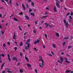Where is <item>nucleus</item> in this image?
<instances>
[{
    "instance_id": "e2e57ef3",
    "label": "nucleus",
    "mask_w": 73,
    "mask_h": 73,
    "mask_svg": "<svg viewBox=\"0 0 73 73\" xmlns=\"http://www.w3.org/2000/svg\"><path fill=\"white\" fill-rule=\"evenodd\" d=\"M72 19H70L69 21V22H70V21H72Z\"/></svg>"
},
{
    "instance_id": "4d7b16f0",
    "label": "nucleus",
    "mask_w": 73,
    "mask_h": 73,
    "mask_svg": "<svg viewBox=\"0 0 73 73\" xmlns=\"http://www.w3.org/2000/svg\"><path fill=\"white\" fill-rule=\"evenodd\" d=\"M24 39H26V38H27L26 36H24Z\"/></svg>"
},
{
    "instance_id": "37998d69",
    "label": "nucleus",
    "mask_w": 73,
    "mask_h": 73,
    "mask_svg": "<svg viewBox=\"0 0 73 73\" xmlns=\"http://www.w3.org/2000/svg\"><path fill=\"white\" fill-rule=\"evenodd\" d=\"M69 17L70 18V19H72V17H71L70 16Z\"/></svg>"
},
{
    "instance_id": "3c124183",
    "label": "nucleus",
    "mask_w": 73,
    "mask_h": 73,
    "mask_svg": "<svg viewBox=\"0 0 73 73\" xmlns=\"http://www.w3.org/2000/svg\"><path fill=\"white\" fill-rule=\"evenodd\" d=\"M1 55L2 56V57H4V54H1Z\"/></svg>"
},
{
    "instance_id": "680f3d73",
    "label": "nucleus",
    "mask_w": 73,
    "mask_h": 73,
    "mask_svg": "<svg viewBox=\"0 0 73 73\" xmlns=\"http://www.w3.org/2000/svg\"><path fill=\"white\" fill-rule=\"evenodd\" d=\"M49 25H47L46 26V28H47V27H48Z\"/></svg>"
},
{
    "instance_id": "4468645a",
    "label": "nucleus",
    "mask_w": 73,
    "mask_h": 73,
    "mask_svg": "<svg viewBox=\"0 0 73 73\" xmlns=\"http://www.w3.org/2000/svg\"><path fill=\"white\" fill-rule=\"evenodd\" d=\"M30 40V39H29L27 41V42L26 43V44H28V42H30V40Z\"/></svg>"
},
{
    "instance_id": "49530a36",
    "label": "nucleus",
    "mask_w": 73,
    "mask_h": 73,
    "mask_svg": "<svg viewBox=\"0 0 73 73\" xmlns=\"http://www.w3.org/2000/svg\"><path fill=\"white\" fill-rule=\"evenodd\" d=\"M17 47H15L14 49H15V51H16V50H17Z\"/></svg>"
},
{
    "instance_id": "5701e85b",
    "label": "nucleus",
    "mask_w": 73,
    "mask_h": 73,
    "mask_svg": "<svg viewBox=\"0 0 73 73\" xmlns=\"http://www.w3.org/2000/svg\"><path fill=\"white\" fill-rule=\"evenodd\" d=\"M23 42H21L20 43V46H23Z\"/></svg>"
},
{
    "instance_id": "69168bd1",
    "label": "nucleus",
    "mask_w": 73,
    "mask_h": 73,
    "mask_svg": "<svg viewBox=\"0 0 73 73\" xmlns=\"http://www.w3.org/2000/svg\"><path fill=\"white\" fill-rule=\"evenodd\" d=\"M12 16H13V14L11 16H10V17L11 18V17H12Z\"/></svg>"
},
{
    "instance_id": "9b49d317",
    "label": "nucleus",
    "mask_w": 73,
    "mask_h": 73,
    "mask_svg": "<svg viewBox=\"0 0 73 73\" xmlns=\"http://www.w3.org/2000/svg\"><path fill=\"white\" fill-rule=\"evenodd\" d=\"M22 5L23 7L24 11H25V6L23 4Z\"/></svg>"
},
{
    "instance_id": "13d9d810",
    "label": "nucleus",
    "mask_w": 73,
    "mask_h": 73,
    "mask_svg": "<svg viewBox=\"0 0 73 73\" xmlns=\"http://www.w3.org/2000/svg\"><path fill=\"white\" fill-rule=\"evenodd\" d=\"M28 1H29V2L30 3V2H32V0H28Z\"/></svg>"
},
{
    "instance_id": "774afa93",
    "label": "nucleus",
    "mask_w": 73,
    "mask_h": 73,
    "mask_svg": "<svg viewBox=\"0 0 73 73\" xmlns=\"http://www.w3.org/2000/svg\"><path fill=\"white\" fill-rule=\"evenodd\" d=\"M5 73V71H3L2 72V73Z\"/></svg>"
},
{
    "instance_id": "4c0bfd02",
    "label": "nucleus",
    "mask_w": 73,
    "mask_h": 73,
    "mask_svg": "<svg viewBox=\"0 0 73 73\" xmlns=\"http://www.w3.org/2000/svg\"><path fill=\"white\" fill-rule=\"evenodd\" d=\"M35 73H37V69H35Z\"/></svg>"
},
{
    "instance_id": "f704fd0d",
    "label": "nucleus",
    "mask_w": 73,
    "mask_h": 73,
    "mask_svg": "<svg viewBox=\"0 0 73 73\" xmlns=\"http://www.w3.org/2000/svg\"><path fill=\"white\" fill-rule=\"evenodd\" d=\"M19 15H23V12H21V13H19Z\"/></svg>"
},
{
    "instance_id": "0eeeda50",
    "label": "nucleus",
    "mask_w": 73,
    "mask_h": 73,
    "mask_svg": "<svg viewBox=\"0 0 73 73\" xmlns=\"http://www.w3.org/2000/svg\"><path fill=\"white\" fill-rule=\"evenodd\" d=\"M40 42V40H37V41L35 40V42H34L35 44H36L37 43H38Z\"/></svg>"
},
{
    "instance_id": "a18cd8bd",
    "label": "nucleus",
    "mask_w": 73,
    "mask_h": 73,
    "mask_svg": "<svg viewBox=\"0 0 73 73\" xmlns=\"http://www.w3.org/2000/svg\"><path fill=\"white\" fill-rule=\"evenodd\" d=\"M3 46H4V47H5L6 45H5V44H3Z\"/></svg>"
},
{
    "instance_id": "e433bc0d",
    "label": "nucleus",
    "mask_w": 73,
    "mask_h": 73,
    "mask_svg": "<svg viewBox=\"0 0 73 73\" xmlns=\"http://www.w3.org/2000/svg\"><path fill=\"white\" fill-rule=\"evenodd\" d=\"M24 48H25V49H28V47L26 46H24Z\"/></svg>"
},
{
    "instance_id": "72a5a7b5",
    "label": "nucleus",
    "mask_w": 73,
    "mask_h": 73,
    "mask_svg": "<svg viewBox=\"0 0 73 73\" xmlns=\"http://www.w3.org/2000/svg\"><path fill=\"white\" fill-rule=\"evenodd\" d=\"M65 44H66L65 42H64L63 44V46H65Z\"/></svg>"
},
{
    "instance_id": "58836bf2",
    "label": "nucleus",
    "mask_w": 73,
    "mask_h": 73,
    "mask_svg": "<svg viewBox=\"0 0 73 73\" xmlns=\"http://www.w3.org/2000/svg\"><path fill=\"white\" fill-rule=\"evenodd\" d=\"M1 33L2 35H4V31H1Z\"/></svg>"
},
{
    "instance_id": "0e129e2a",
    "label": "nucleus",
    "mask_w": 73,
    "mask_h": 73,
    "mask_svg": "<svg viewBox=\"0 0 73 73\" xmlns=\"http://www.w3.org/2000/svg\"><path fill=\"white\" fill-rule=\"evenodd\" d=\"M0 17H1V18H2V15L1 14H0Z\"/></svg>"
},
{
    "instance_id": "cd10ccee",
    "label": "nucleus",
    "mask_w": 73,
    "mask_h": 73,
    "mask_svg": "<svg viewBox=\"0 0 73 73\" xmlns=\"http://www.w3.org/2000/svg\"><path fill=\"white\" fill-rule=\"evenodd\" d=\"M68 38H69L68 37H66L64 38V39L65 40H67V39H68Z\"/></svg>"
},
{
    "instance_id": "423d86ee",
    "label": "nucleus",
    "mask_w": 73,
    "mask_h": 73,
    "mask_svg": "<svg viewBox=\"0 0 73 73\" xmlns=\"http://www.w3.org/2000/svg\"><path fill=\"white\" fill-rule=\"evenodd\" d=\"M64 59H65L66 60L65 62H67V63H69V64H70V62L69 61H68V59L66 58H65Z\"/></svg>"
},
{
    "instance_id": "bf43d9fd",
    "label": "nucleus",
    "mask_w": 73,
    "mask_h": 73,
    "mask_svg": "<svg viewBox=\"0 0 73 73\" xmlns=\"http://www.w3.org/2000/svg\"><path fill=\"white\" fill-rule=\"evenodd\" d=\"M70 48H71V46H70L68 47V49H70Z\"/></svg>"
},
{
    "instance_id": "5fc2aeb1",
    "label": "nucleus",
    "mask_w": 73,
    "mask_h": 73,
    "mask_svg": "<svg viewBox=\"0 0 73 73\" xmlns=\"http://www.w3.org/2000/svg\"><path fill=\"white\" fill-rule=\"evenodd\" d=\"M70 15H71V16H73V13L72 12V13H70Z\"/></svg>"
},
{
    "instance_id": "c03bdc74",
    "label": "nucleus",
    "mask_w": 73,
    "mask_h": 73,
    "mask_svg": "<svg viewBox=\"0 0 73 73\" xmlns=\"http://www.w3.org/2000/svg\"><path fill=\"white\" fill-rule=\"evenodd\" d=\"M7 44L9 45H10V42H7Z\"/></svg>"
},
{
    "instance_id": "09e8293b",
    "label": "nucleus",
    "mask_w": 73,
    "mask_h": 73,
    "mask_svg": "<svg viewBox=\"0 0 73 73\" xmlns=\"http://www.w3.org/2000/svg\"><path fill=\"white\" fill-rule=\"evenodd\" d=\"M8 23H7L5 24V26H8Z\"/></svg>"
},
{
    "instance_id": "a19ab883",
    "label": "nucleus",
    "mask_w": 73,
    "mask_h": 73,
    "mask_svg": "<svg viewBox=\"0 0 73 73\" xmlns=\"http://www.w3.org/2000/svg\"><path fill=\"white\" fill-rule=\"evenodd\" d=\"M70 15V13H68L67 14L66 16H69V15Z\"/></svg>"
},
{
    "instance_id": "c9c22d12",
    "label": "nucleus",
    "mask_w": 73,
    "mask_h": 73,
    "mask_svg": "<svg viewBox=\"0 0 73 73\" xmlns=\"http://www.w3.org/2000/svg\"><path fill=\"white\" fill-rule=\"evenodd\" d=\"M34 50H35V51H38V50H36V48H34Z\"/></svg>"
},
{
    "instance_id": "b1692460",
    "label": "nucleus",
    "mask_w": 73,
    "mask_h": 73,
    "mask_svg": "<svg viewBox=\"0 0 73 73\" xmlns=\"http://www.w3.org/2000/svg\"><path fill=\"white\" fill-rule=\"evenodd\" d=\"M52 46L53 47V48H56V44H53L52 45Z\"/></svg>"
},
{
    "instance_id": "20e7f679",
    "label": "nucleus",
    "mask_w": 73,
    "mask_h": 73,
    "mask_svg": "<svg viewBox=\"0 0 73 73\" xmlns=\"http://www.w3.org/2000/svg\"><path fill=\"white\" fill-rule=\"evenodd\" d=\"M60 60L61 61H60L59 60H58V62H60V64H62V62H63V61H64V59H63V58L62 57H60Z\"/></svg>"
},
{
    "instance_id": "7c9ffc66",
    "label": "nucleus",
    "mask_w": 73,
    "mask_h": 73,
    "mask_svg": "<svg viewBox=\"0 0 73 73\" xmlns=\"http://www.w3.org/2000/svg\"><path fill=\"white\" fill-rule=\"evenodd\" d=\"M33 32L35 33V34L36 33V31L35 30H34L33 31Z\"/></svg>"
},
{
    "instance_id": "2f4dec72",
    "label": "nucleus",
    "mask_w": 73,
    "mask_h": 73,
    "mask_svg": "<svg viewBox=\"0 0 73 73\" xmlns=\"http://www.w3.org/2000/svg\"><path fill=\"white\" fill-rule=\"evenodd\" d=\"M26 7H27V8H29V6H28V5L27 4H26Z\"/></svg>"
},
{
    "instance_id": "1a4fd4ad",
    "label": "nucleus",
    "mask_w": 73,
    "mask_h": 73,
    "mask_svg": "<svg viewBox=\"0 0 73 73\" xmlns=\"http://www.w3.org/2000/svg\"><path fill=\"white\" fill-rule=\"evenodd\" d=\"M25 18L27 19V20H29V17H28V16H27V15H26L25 16Z\"/></svg>"
},
{
    "instance_id": "f03ea898",
    "label": "nucleus",
    "mask_w": 73,
    "mask_h": 73,
    "mask_svg": "<svg viewBox=\"0 0 73 73\" xmlns=\"http://www.w3.org/2000/svg\"><path fill=\"white\" fill-rule=\"evenodd\" d=\"M65 24L66 25V27L67 28H68V25H69V24L68 23V21L66 22V20L64 19L63 20Z\"/></svg>"
},
{
    "instance_id": "6e6552de",
    "label": "nucleus",
    "mask_w": 73,
    "mask_h": 73,
    "mask_svg": "<svg viewBox=\"0 0 73 73\" xmlns=\"http://www.w3.org/2000/svg\"><path fill=\"white\" fill-rule=\"evenodd\" d=\"M54 12H57V10L56 9V6H55L54 7Z\"/></svg>"
},
{
    "instance_id": "aec40b11",
    "label": "nucleus",
    "mask_w": 73,
    "mask_h": 73,
    "mask_svg": "<svg viewBox=\"0 0 73 73\" xmlns=\"http://www.w3.org/2000/svg\"><path fill=\"white\" fill-rule=\"evenodd\" d=\"M30 14L31 15L33 16H35V14L33 13H31Z\"/></svg>"
},
{
    "instance_id": "f3484780",
    "label": "nucleus",
    "mask_w": 73,
    "mask_h": 73,
    "mask_svg": "<svg viewBox=\"0 0 73 73\" xmlns=\"http://www.w3.org/2000/svg\"><path fill=\"white\" fill-rule=\"evenodd\" d=\"M27 66H28V67H31V65L30 64H27Z\"/></svg>"
},
{
    "instance_id": "79ce46f5",
    "label": "nucleus",
    "mask_w": 73,
    "mask_h": 73,
    "mask_svg": "<svg viewBox=\"0 0 73 73\" xmlns=\"http://www.w3.org/2000/svg\"><path fill=\"white\" fill-rule=\"evenodd\" d=\"M44 36H45L46 38H47V35H46V34H45L44 35Z\"/></svg>"
},
{
    "instance_id": "603ef678",
    "label": "nucleus",
    "mask_w": 73,
    "mask_h": 73,
    "mask_svg": "<svg viewBox=\"0 0 73 73\" xmlns=\"http://www.w3.org/2000/svg\"><path fill=\"white\" fill-rule=\"evenodd\" d=\"M8 58L9 61H11V58Z\"/></svg>"
},
{
    "instance_id": "393cba45",
    "label": "nucleus",
    "mask_w": 73,
    "mask_h": 73,
    "mask_svg": "<svg viewBox=\"0 0 73 73\" xmlns=\"http://www.w3.org/2000/svg\"><path fill=\"white\" fill-rule=\"evenodd\" d=\"M48 56H50V57H52V54H48Z\"/></svg>"
},
{
    "instance_id": "ea45409f",
    "label": "nucleus",
    "mask_w": 73,
    "mask_h": 73,
    "mask_svg": "<svg viewBox=\"0 0 73 73\" xmlns=\"http://www.w3.org/2000/svg\"><path fill=\"white\" fill-rule=\"evenodd\" d=\"M15 4H16V5H17V6H19V4H18L17 3H16Z\"/></svg>"
},
{
    "instance_id": "c756f323",
    "label": "nucleus",
    "mask_w": 73,
    "mask_h": 73,
    "mask_svg": "<svg viewBox=\"0 0 73 73\" xmlns=\"http://www.w3.org/2000/svg\"><path fill=\"white\" fill-rule=\"evenodd\" d=\"M33 10H31L30 9H29V13H31V12H32L33 11Z\"/></svg>"
},
{
    "instance_id": "f8f14e48",
    "label": "nucleus",
    "mask_w": 73,
    "mask_h": 73,
    "mask_svg": "<svg viewBox=\"0 0 73 73\" xmlns=\"http://www.w3.org/2000/svg\"><path fill=\"white\" fill-rule=\"evenodd\" d=\"M15 33H14L13 38L14 39V40H15V39H16V37L15 36Z\"/></svg>"
},
{
    "instance_id": "c85d7f7f",
    "label": "nucleus",
    "mask_w": 73,
    "mask_h": 73,
    "mask_svg": "<svg viewBox=\"0 0 73 73\" xmlns=\"http://www.w3.org/2000/svg\"><path fill=\"white\" fill-rule=\"evenodd\" d=\"M9 3L10 4H12V0H9Z\"/></svg>"
},
{
    "instance_id": "473e14b6",
    "label": "nucleus",
    "mask_w": 73,
    "mask_h": 73,
    "mask_svg": "<svg viewBox=\"0 0 73 73\" xmlns=\"http://www.w3.org/2000/svg\"><path fill=\"white\" fill-rule=\"evenodd\" d=\"M7 72H8V73H12V72L11 71H9V70H7Z\"/></svg>"
},
{
    "instance_id": "8fccbe9b",
    "label": "nucleus",
    "mask_w": 73,
    "mask_h": 73,
    "mask_svg": "<svg viewBox=\"0 0 73 73\" xmlns=\"http://www.w3.org/2000/svg\"><path fill=\"white\" fill-rule=\"evenodd\" d=\"M8 58H10V55L9 54H8Z\"/></svg>"
},
{
    "instance_id": "f257e3e1",
    "label": "nucleus",
    "mask_w": 73,
    "mask_h": 73,
    "mask_svg": "<svg viewBox=\"0 0 73 73\" xmlns=\"http://www.w3.org/2000/svg\"><path fill=\"white\" fill-rule=\"evenodd\" d=\"M40 58V59L39 60V61H42V64L41 65V62H40L39 64V65L40 67H42V66H44V60H42V56H40L39 57Z\"/></svg>"
},
{
    "instance_id": "bb28decb",
    "label": "nucleus",
    "mask_w": 73,
    "mask_h": 73,
    "mask_svg": "<svg viewBox=\"0 0 73 73\" xmlns=\"http://www.w3.org/2000/svg\"><path fill=\"white\" fill-rule=\"evenodd\" d=\"M20 72L21 73H23V70L21 69H20Z\"/></svg>"
},
{
    "instance_id": "338daca9",
    "label": "nucleus",
    "mask_w": 73,
    "mask_h": 73,
    "mask_svg": "<svg viewBox=\"0 0 73 73\" xmlns=\"http://www.w3.org/2000/svg\"><path fill=\"white\" fill-rule=\"evenodd\" d=\"M40 29H42V27H39Z\"/></svg>"
},
{
    "instance_id": "4be33fe9",
    "label": "nucleus",
    "mask_w": 73,
    "mask_h": 73,
    "mask_svg": "<svg viewBox=\"0 0 73 73\" xmlns=\"http://www.w3.org/2000/svg\"><path fill=\"white\" fill-rule=\"evenodd\" d=\"M18 27L19 28V29H20L21 31H22V29L21 28V26H19Z\"/></svg>"
},
{
    "instance_id": "dca6fc26",
    "label": "nucleus",
    "mask_w": 73,
    "mask_h": 73,
    "mask_svg": "<svg viewBox=\"0 0 73 73\" xmlns=\"http://www.w3.org/2000/svg\"><path fill=\"white\" fill-rule=\"evenodd\" d=\"M13 20H14V21H18V20L15 18H14Z\"/></svg>"
},
{
    "instance_id": "412c9836",
    "label": "nucleus",
    "mask_w": 73,
    "mask_h": 73,
    "mask_svg": "<svg viewBox=\"0 0 73 73\" xmlns=\"http://www.w3.org/2000/svg\"><path fill=\"white\" fill-rule=\"evenodd\" d=\"M31 3L32 6H33V7H35V5L34 4V3H33V2H31Z\"/></svg>"
},
{
    "instance_id": "7ed1b4c3",
    "label": "nucleus",
    "mask_w": 73,
    "mask_h": 73,
    "mask_svg": "<svg viewBox=\"0 0 73 73\" xmlns=\"http://www.w3.org/2000/svg\"><path fill=\"white\" fill-rule=\"evenodd\" d=\"M56 5L58 7L60 8V1L58 0L56 1Z\"/></svg>"
},
{
    "instance_id": "052dcab7",
    "label": "nucleus",
    "mask_w": 73,
    "mask_h": 73,
    "mask_svg": "<svg viewBox=\"0 0 73 73\" xmlns=\"http://www.w3.org/2000/svg\"><path fill=\"white\" fill-rule=\"evenodd\" d=\"M42 46L43 47V49H44V48H45V46H44V45H42Z\"/></svg>"
},
{
    "instance_id": "2eb2a0df",
    "label": "nucleus",
    "mask_w": 73,
    "mask_h": 73,
    "mask_svg": "<svg viewBox=\"0 0 73 73\" xmlns=\"http://www.w3.org/2000/svg\"><path fill=\"white\" fill-rule=\"evenodd\" d=\"M25 60H27V62H28L29 61V60H28V58H27V57H26V56H25Z\"/></svg>"
},
{
    "instance_id": "6e6d98bb",
    "label": "nucleus",
    "mask_w": 73,
    "mask_h": 73,
    "mask_svg": "<svg viewBox=\"0 0 73 73\" xmlns=\"http://www.w3.org/2000/svg\"><path fill=\"white\" fill-rule=\"evenodd\" d=\"M27 33L26 32V33H24V35H27Z\"/></svg>"
},
{
    "instance_id": "864d4df0",
    "label": "nucleus",
    "mask_w": 73,
    "mask_h": 73,
    "mask_svg": "<svg viewBox=\"0 0 73 73\" xmlns=\"http://www.w3.org/2000/svg\"><path fill=\"white\" fill-rule=\"evenodd\" d=\"M35 25H36V24H37V21H35Z\"/></svg>"
},
{
    "instance_id": "a878e982",
    "label": "nucleus",
    "mask_w": 73,
    "mask_h": 73,
    "mask_svg": "<svg viewBox=\"0 0 73 73\" xmlns=\"http://www.w3.org/2000/svg\"><path fill=\"white\" fill-rule=\"evenodd\" d=\"M27 47L29 48H30V46H29V43H27Z\"/></svg>"
},
{
    "instance_id": "ddd939ff",
    "label": "nucleus",
    "mask_w": 73,
    "mask_h": 73,
    "mask_svg": "<svg viewBox=\"0 0 73 73\" xmlns=\"http://www.w3.org/2000/svg\"><path fill=\"white\" fill-rule=\"evenodd\" d=\"M5 64V62H3L1 66V69H2V68H3V67L4 66Z\"/></svg>"
},
{
    "instance_id": "6ab92c4d",
    "label": "nucleus",
    "mask_w": 73,
    "mask_h": 73,
    "mask_svg": "<svg viewBox=\"0 0 73 73\" xmlns=\"http://www.w3.org/2000/svg\"><path fill=\"white\" fill-rule=\"evenodd\" d=\"M1 55L0 54V57H1ZM2 60H1V58L0 57V63H2Z\"/></svg>"
},
{
    "instance_id": "a211bd4d",
    "label": "nucleus",
    "mask_w": 73,
    "mask_h": 73,
    "mask_svg": "<svg viewBox=\"0 0 73 73\" xmlns=\"http://www.w3.org/2000/svg\"><path fill=\"white\" fill-rule=\"evenodd\" d=\"M70 72V70H67L66 71V73H69Z\"/></svg>"
},
{
    "instance_id": "39448f33",
    "label": "nucleus",
    "mask_w": 73,
    "mask_h": 73,
    "mask_svg": "<svg viewBox=\"0 0 73 73\" xmlns=\"http://www.w3.org/2000/svg\"><path fill=\"white\" fill-rule=\"evenodd\" d=\"M13 60H16V61L17 62V58L16 57H15L14 56L13 57Z\"/></svg>"
},
{
    "instance_id": "9d476101",
    "label": "nucleus",
    "mask_w": 73,
    "mask_h": 73,
    "mask_svg": "<svg viewBox=\"0 0 73 73\" xmlns=\"http://www.w3.org/2000/svg\"><path fill=\"white\" fill-rule=\"evenodd\" d=\"M56 35L57 37H60V35L58 33H56Z\"/></svg>"
},
{
    "instance_id": "de8ad7c7",
    "label": "nucleus",
    "mask_w": 73,
    "mask_h": 73,
    "mask_svg": "<svg viewBox=\"0 0 73 73\" xmlns=\"http://www.w3.org/2000/svg\"><path fill=\"white\" fill-rule=\"evenodd\" d=\"M48 17V15H46L45 16H44L43 17V18H46V17Z\"/></svg>"
}]
</instances>
